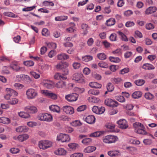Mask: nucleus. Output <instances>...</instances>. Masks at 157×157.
Returning <instances> with one entry per match:
<instances>
[{"mask_svg":"<svg viewBox=\"0 0 157 157\" xmlns=\"http://www.w3.org/2000/svg\"><path fill=\"white\" fill-rule=\"evenodd\" d=\"M106 126L108 128L111 130V132H114L113 129L115 128V126L114 124L112 123H109L106 125Z\"/></svg>","mask_w":157,"mask_h":157,"instance_id":"nucleus-47","label":"nucleus"},{"mask_svg":"<svg viewBox=\"0 0 157 157\" xmlns=\"http://www.w3.org/2000/svg\"><path fill=\"white\" fill-rule=\"evenodd\" d=\"M24 63L25 65L28 67H31L33 66L34 64L33 61L31 60L27 61L24 62Z\"/></svg>","mask_w":157,"mask_h":157,"instance_id":"nucleus-52","label":"nucleus"},{"mask_svg":"<svg viewBox=\"0 0 157 157\" xmlns=\"http://www.w3.org/2000/svg\"><path fill=\"white\" fill-rule=\"evenodd\" d=\"M29 138V136L26 134L20 135L17 136L13 137V139L15 140H18L21 142H23Z\"/></svg>","mask_w":157,"mask_h":157,"instance_id":"nucleus-14","label":"nucleus"},{"mask_svg":"<svg viewBox=\"0 0 157 157\" xmlns=\"http://www.w3.org/2000/svg\"><path fill=\"white\" fill-rule=\"evenodd\" d=\"M85 121L88 124H93L95 122V118L93 115H89L85 118Z\"/></svg>","mask_w":157,"mask_h":157,"instance_id":"nucleus-16","label":"nucleus"},{"mask_svg":"<svg viewBox=\"0 0 157 157\" xmlns=\"http://www.w3.org/2000/svg\"><path fill=\"white\" fill-rule=\"evenodd\" d=\"M119 35L121 36V39L125 41H128V40L126 36L121 31H119L117 32Z\"/></svg>","mask_w":157,"mask_h":157,"instance_id":"nucleus-37","label":"nucleus"},{"mask_svg":"<svg viewBox=\"0 0 157 157\" xmlns=\"http://www.w3.org/2000/svg\"><path fill=\"white\" fill-rule=\"evenodd\" d=\"M54 78L56 80H64L67 78L66 76H65L63 74L59 73H56L54 75Z\"/></svg>","mask_w":157,"mask_h":157,"instance_id":"nucleus-18","label":"nucleus"},{"mask_svg":"<svg viewBox=\"0 0 157 157\" xmlns=\"http://www.w3.org/2000/svg\"><path fill=\"white\" fill-rule=\"evenodd\" d=\"M145 82V81L143 79H138L134 81L136 84L138 86H141L144 84Z\"/></svg>","mask_w":157,"mask_h":157,"instance_id":"nucleus-43","label":"nucleus"},{"mask_svg":"<svg viewBox=\"0 0 157 157\" xmlns=\"http://www.w3.org/2000/svg\"><path fill=\"white\" fill-rule=\"evenodd\" d=\"M11 67L13 69L17 71H18L20 69L19 66L15 64H12L11 66Z\"/></svg>","mask_w":157,"mask_h":157,"instance_id":"nucleus-64","label":"nucleus"},{"mask_svg":"<svg viewBox=\"0 0 157 157\" xmlns=\"http://www.w3.org/2000/svg\"><path fill=\"white\" fill-rule=\"evenodd\" d=\"M105 104L106 105L112 107H117L119 105L118 103L110 98L106 99L105 101Z\"/></svg>","mask_w":157,"mask_h":157,"instance_id":"nucleus-9","label":"nucleus"},{"mask_svg":"<svg viewBox=\"0 0 157 157\" xmlns=\"http://www.w3.org/2000/svg\"><path fill=\"white\" fill-rule=\"evenodd\" d=\"M96 149V147L94 146H88L85 148L84 151L85 153H90L94 151Z\"/></svg>","mask_w":157,"mask_h":157,"instance_id":"nucleus-28","label":"nucleus"},{"mask_svg":"<svg viewBox=\"0 0 157 157\" xmlns=\"http://www.w3.org/2000/svg\"><path fill=\"white\" fill-rule=\"evenodd\" d=\"M26 94L28 99H32L35 98L37 96L38 93L36 90L29 88L26 90Z\"/></svg>","mask_w":157,"mask_h":157,"instance_id":"nucleus-3","label":"nucleus"},{"mask_svg":"<svg viewBox=\"0 0 157 157\" xmlns=\"http://www.w3.org/2000/svg\"><path fill=\"white\" fill-rule=\"evenodd\" d=\"M68 17L66 16H58L55 17V20L56 21H60L67 20Z\"/></svg>","mask_w":157,"mask_h":157,"instance_id":"nucleus-36","label":"nucleus"},{"mask_svg":"<svg viewBox=\"0 0 157 157\" xmlns=\"http://www.w3.org/2000/svg\"><path fill=\"white\" fill-rule=\"evenodd\" d=\"M24 110L28 113H35L37 112V109L36 106L29 105L24 108Z\"/></svg>","mask_w":157,"mask_h":157,"instance_id":"nucleus-12","label":"nucleus"},{"mask_svg":"<svg viewBox=\"0 0 157 157\" xmlns=\"http://www.w3.org/2000/svg\"><path fill=\"white\" fill-rule=\"evenodd\" d=\"M133 126L136 132L143 135L147 134V132L145 130L144 125L141 123L136 122L133 124Z\"/></svg>","mask_w":157,"mask_h":157,"instance_id":"nucleus-1","label":"nucleus"},{"mask_svg":"<svg viewBox=\"0 0 157 157\" xmlns=\"http://www.w3.org/2000/svg\"><path fill=\"white\" fill-rule=\"evenodd\" d=\"M134 23L132 21H128L125 24V26L127 27H130L133 26Z\"/></svg>","mask_w":157,"mask_h":157,"instance_id":"nucleus-61","label":"nucleus"},{"mask_svg":"<svg viewBox=\"0 0 157 157\" xmlns=\"http://www.w3.org/2000/svg\"><path fill=\"white\" fill-rule=\"evenodd\" d=\"M88 94H90L97 95L99 94V91L98 90L91 89L88 91Z\"/></svg>","mask_w":157,"mask_h":157,"instance_id":"nucleus-41","label":"nucleus"},{"mask_svg":"<svg viewBox=\"0 0 157 157\" xmlns=\"http://www.w3.org/2000/svg\"><path fill=\"white\" fill-rule=\"evenodd\" d=\"M93 57L90 55H86L82 57V60L85 62L89 61L93 59Z\"/></svg>","mask_w":157,"mask_h":157,"instance_id":"nucleus-38","label":"nucleus"},{"mask_svg":"<svg viewBox=\"0 0 157 157\" xmlns=\"http://www.w3.org/2000/svg\"><path fill=\"white\" fill-rule=\"evenodd\" d=\"M38 119L41 121L49 122L52 121V117L51 114L48 113H42L39 114Z\"/></svg>","mask_w":157,"mask_h":157,"instance_id":"nucleus-2","label":"nucleus"},{"mask_svg":"<svg viewBox=\"0 0 157 157\" xmlns=\"http://www.w3.org/2000/svg\"><path fill=\"white\" fill-rule=\"evenodd\" d=\"M98 65L100 67L104 68H106L108 67V65L106 63L103 61L99 63H98Z\"/></svg>","mask_w":157,"mask_h":157,"instance_id":"nucleus-50","label":"nucleus"},{"mask_svg":"<svg viewBox=\"0 0 157 157\" xmlns=\"http://www.w3.org/2000/svg\"><path fill=\"white\" fill-rule=\"evenodd\" d=\"M103 134L101 131H97L90 134V137H97L100 136Z\"/></svg>","mask_w":157,"mask_h":157,"instance_id":"nucleus-39","label":"nucleus"},{"mask_svg":"<svg viewBox=\"0 0 157 157\" xmlns=\"http://www.w3.org/2000/svg\"><path fill=\"white\" fill-rule=\"evenodd\" d=\"M68 147L73 150H75L79 147V145L78 144L75 143H71L68 144Z\"/></svg>","mask_w":157,"mask_h":157,"instance_id":"nucleus-35","label":"nucleus"},{"mask_svg":"<svg viewBox=\"0 0 157 157\" xmlns=\"http://www.w3.org/2000/svg\"><path fill=\"white\" fill-rule=\"evenodd\" d=\"M10 151L12 153L15 154L18 153L20 151V150L17 148L13 147L11 148L10 150Z\"/></svg>","mask_w":157,"mask_h":157,"instance_id":"nucleus-57","label":"nucleus"},{"mask_svg":"<svg viewBox=\"0 0 157 157\" xmlns=\"http://www.w3.org/2000/svg\"><path fill=\"white\" fill-rule=\"evenodd\" d=\"M71 125L73 127L80 126L82 125L80 121L78 120H75L73 121L70 123Z\"/></svg>","mask_w":157,"mask_h":157,"instance_id":"nucleus-40","label":"nucleus"},{"mask_svg":"<svg viewBox=\"0 0 157 157\" xmlns=\"http://www.w3.org/2000/svg\"><path fill=\"white\" fill-rule=\"evenodd\" d=\"M97 57L98 58L101 60H105L106 59V56L104 53H101L97 54Z\"/></svg>","mask_w":157,"mask_h":157,"instance_id":"nucleus-45","label":"nucleus"},{"mask_svg":"<svg viewBox=\"0 0 157 157\" xmlns=\"http://www.w3.org/2000/svg\"><path fill=\"white\" fill-rule=\"evenodd\" d=\"M106 88L108 91L109 92L112 91L114 89L113 85L111 82H109L107 84Z\"/></svg>","mask_w":157,"mask_h":157,"instance_id":"nucleus-44","label":"nucleus"},{"mask_svg":"<svg viewBox=\"0 0 157 157\" xmlns=\"http://www.w3.org/2000/svg\"><path fill=\"white\" fill-rule=\"evenodd\" d=\"M156 10L157 9L155 7H150L146 9L145 12L146 14H148L155 12Z\"/></svg>","mask_w":157,"mask_h":157,"instance_id":"nucleus-23","label":"nucleus"},{"mask_svg":"<svg viewBox=\"0 0 157 157\" xmlns=\"http://www.w3.org/2000/svg\"><path fill=\"white\" fill-rule=\"evenodd\" d=\"M18 114L20 117L23 118H28L30 117L29 113L24 112H20L18 113Z\"/></svg>","mask_w":157,"mask_h":157,"instance_id":"nucleus-32","label":"nucleus"},{"mask_svg":"<svg viewBox=\"0 0 157 157\" xmlns=\"http://www.w3.org/2000/svg\"><path fill=\"white\" fill-rule=\"evenodd\" d=\"M42 34L43 36H47L49 35V32L47 29L44 28L42 30Z\"/></svg>","mask_w":157,"mask_h":157,"instance_id":"nucleus-53","label":"nucleus"},{"mask_svg":"<svg viewBox=\"0 0 157 157\" xmlns=\"http://www.w3.org/2000/svg\"><path fill=\"white\" fill-rule=\"evenodd\" d=\"M36 7V6H32L28 7L26 8H25L22 9V11H30L35 9Z\"/></svg>","mask_w":157,"mask_h":157,"instance_id":"nucleus-55","label":"nucleus"},{"mask_svg":"<svg viewBox=\"0 0 157 157\" xmlns=\"http://www.w3.org/2000/svg\"><path fill=\"white\" fill-rule=\"evenodd\" d=\"M116 22V21L114 18H111L109 20L106 21V24L108 26H111L114 25Z\"/></svg>","mask_w":157,"mask_h":157,"instance_id":"nucleus-30","label":"nucleus"},{"mask_svg":"<svg viewBox=\"0 0 157 157\" xmlns=\"http://www.w3.org/2000/svg\"><path fill=\"white\" fill-rule=\"evenodd\" d=\"M6 90L7 93L10 94L11 96H17V93L15 91L10 88H6Z\"/></svg>","mask_w":157,"mask_h":157,"instance_id":"nucleus-29","label":"nucleus"},{"mask_svg":"<svg viewBox=\"0 0 157 157\" xmlns=\"http://www.w3.org/2000/svg\"><path fill=\"white\" fill-rule=\"evenodd\" d=\"M78 97V94L76 93H72L66 95L65 96V99L69 102L76 101Z\"/></svg>","mask_w":157,"mask_h":157,"instance_id":"nucleus-8","label":"nucleus"},{"mask_svg":"<svg viewBox=\"0 0 157 157\" xmlns=\"http://www.w3.org/2000/svg\"><path fill=\"white\" fill-rule=\"evenodd\" d=\"M57 140L62 142H68L70 140V138L67 134L61 133L57 136Z\"/></svg>","mask_w":157,"mask_h":157,"instance_id":"nucleus-7","label":"nucleus"},{"mask_svg":"<svg viewBox=\"0 0 157 157\" xmlns=\"http://www.w3.org/2000/svg\"><path fill=\"white\" fill-rule=\"evenodd\" d=\"M86 136L83 135H80L78 137L79 139H83L81 142L83 144L85 145H88L92 142V140L90 138H86Z\"/></svg>","mask_w":157,"mask_h":157,"instance_id":"nucleus-10","label":"nucleus"},{"mask_svg":"<svg viewBox=\"0 0 157 157\" xmlns=\"http://www.w3.org/2000/svg\"><path fill=\"white\" fill-rule=\"evenodd\" d=\"M49 109L53 112L59 113L60 111V108L59 106L56 105H52L49 106Z\"/></svg>","mask_w":157,"mask_h":157,"instance_id":"nucleus-27","label":"nucleus"},{"mask_svg":"<svg viewBox=\"0 0 157 157\" xmlns=\"http://www.w3.org/2000/svg\"><path fill=\"white\" fill-rule=\"evenodd\" d=\"M117 100L121 102H124L125 101V99L124 97L122 96H118L116 97Z\"/></svg>","mask_w":157,"mask_h":157,"instance_id":"nucleus-51","label":"nucleus"},{"mask_svg":"<svg viewBox=\"0 0 157 157\" xmlns=\"http://www.w3.org/2000/svg\"><path fill=\"white\" fill-rule=\"evenodd\" d=\"M40 93L44 96L48 97L51 92L48 90H42L41 91Z\"/></svg>","mask_w":157,"mask_h":157,"instance_id":"nucleus-56","label":"nucleus"},{"mask_svg":"<svg viewBox=\"0 0 157 157\" xmlns=\"http://www.w3.org/2000/svg\"><path fill=\"white\" fill-rule=\"evenodd\" d=\"M29 128L25 126H19L16 129V131L19 132H27Z\"/></svg>","mask_w":157,"mask_h":157,"instance_id":"nucleus-17","label":"nucleus"},{"mask_svg":"<svg viewBox=\"0 0 157 157\" xmlns=\"http://www.w3.org/2000/svg\"><path fill=\"white\" fill-rule=\"evenodd\" d=\"M129 71V69L128 68H125L122 69L120 72V74L122 75H124L125 73H128Z\"/></svg>","mask_w":157,"mask_h":157,"instance_id":"nucleus-63","label":"nucleus"},{"mask_svg":"<svg viewBox=\"0 0 157 157\" xmlns=\"http://www.w3.org/2000/svg\"><path fill=\"white\" fill-rule=\"evenodd\" d=\"M48 47L50 48L55 49L56 48V44L54 43H49L47 44Z\"/></svg>","mask_w":157,"mask_h":157,"instance_id":"nucleus-58","label":"nucleus"},{"mask_svg":"<svg viewBox=\"0 0 157 157\" xmlns=\"http://www.w3.org/2000/svg\"><path fill=\"white\" fill-rule=\"evenodd\" d=\"M117 122L120 128L122 129H125L128 127L127 123L125 119H122L120 120L117 121Z\"/></svg>","mask_w":157,"mask_h":157,"instance_id":"nucleus-13","label":"nucleus"},{"mask_svg":"<svg viewBox=\"0 0 157 157\" xmlns=\"http://www.w3.org/2000/svg\"><path fill=\"white\" fill-rule=\"evenodd\" d=\"M112 53L116 56H120L121 54V49L120 48H118L116 50L112 52Z\"/></svg>","mask_w":157,"mask_h":157,"instance_id":"nucleus-54","label":"nucleus"},{"mask_svg":"<svg viewBox=\"0 0 157 157\" xmlns=\"http://www.w3.org/2000/svg\"><path fill=\"white\" fill-rule=\"evenodd\" d=\"M63 111L67 114H72L74 112V108L69 106H66L63 108Z\"/></svg>","mask_w":157,"mask_h":157,"instance_id":"nucleus-15","label":"nucleus"},{"mask_svg":"<svg viewBox=\"0 0 157 157\" xmlns=\"http://www.w3.org/2000/svg\"><path fill=\"white\" fill-rule=\"evenodd\" d=\"M142 95V93L141 92L136 91L132 94V97L134 99H137L141 97Z\"/></svg>","mask_w":157,"mask_h":157,"instance_id":"nucleus-31","label":"nucleus"},{"mask_svg":"<svg viewBox=\"0 0 157 157\" xmlns=\"http://www.w3.org/2000/svg\"><path fill=\"white\" fill-rule=\"evenodd\" d=\"M108 155L111 157L118 156L120 155V152L117 151H110L108 152Z\"/></svg>","mask_w":157,"mask_h":157,"instance_id":"nucleus-25","label":"nucleus"},{"mask_svg":"<svg viewBox=\"0 0 157 157\" xmlns=\"http://www.w3.org/2000/svg\"><path fill=\"white\" fill-rule=\"evenodd\" d=\"M109 60L112 62L118 63L121 61V59L118 57H109Z\"/></svg>","mask_w":157,"mask_h":157,"instance_id":"nucleus-42","label":"nucleus"},{"mask_svg":"<svg viewBox=\"0 0 157 157\" xmlns=\"http://www.w3.org/2000/svg\"><path fill=\"white\" fill-rule=\"evenodd\" d=\"M30 74L35 78L37 79L40 78V75L39 74L37 73L36 72L32 71L30 72Z\"/></svg>","mask_w":157,"mask_h":157,"instance_id":"nucleus-49","label":"nucleus"},{"mask_svg":"<svg viewBox=\"0 0 157 157\" xmlns=\"http://www.w3.org/2000/svg\"><path fill=\"white\" fill-rule=\"evenodd\" d=\"M112 82L114 84H120L122 83V80L121 78H114L111 79Z\"/></svg>","mask_w":157,"mask_h":157,"instance_id":"nucleus-24","label":"nucleus"},{"mask_svg":"<svg viewBox=\"0 0 157 157\" xmlns=\"http://www.w3.org/2000/svg\"><path fill=\"white\" fill-rule=\"evenodd\" d=\"M72 79L79 83H82L85 82L83 75L81 73H75L73 75Z\"/></svg>","mask_w":157,"mask_h":157,"instance_id":"nucleus-6","label":"nucleus"},{"mask_svg":"<svg viewBox=\"0 0 157 157\" xmlns=\"http://www.w3.org/2000/svg\"><path fill=\"white\" fill-rule=\"evenodd\" d=\"M110 40L111 41H115L117 40V35L115 33H112L111 34L109 37Z\"/></svg>","mask_w":157,"mask_h":157,"instance_id":"nucleus-59","label":"nucleus"},{"mask_svg":"<svg viewBox=\"0 0 157 157\" xmlns=\"http://www.w3.org/2000/svg\"><path fill=\"white\" fill-rule=\"evenodd\" d=\"M118 139L117 136L113 135H107L102 138L104 142L107 144H110L116 142Z\"/></svg>","mask_w":157,"mask_h":157,"instance_id":"nucleus-4","label":"nucleus"},{"mask_svg":"<svg viewBox=\"0 0 157 157\" xmlns=\"http://www.w3.org/2000/svg\"><path fill=\"white\" fill-rule=\"evenodd\" d=\"M145 98L147 99L151 100L154 98V95L150 93H146L144 95Z\"/></svg>","mask_w":157,"mask_h":157,"instance_id":"nucleus-48","label":"nucleus"},{"mask_svg":"<svg viewBox=\"0 0 157 157\" xmlns=\"http://www.w3.org/2000/svg\"><path fill=\"white\" fill-rule=\"evenodd\" d=\"M57 57L58 59L62 60H64L69 58V56L64 53L58 54Z\"/></svg>","mask_w":157,"mask_h":157,"instance_id":"nucleus-22","label":"nucleus"},{"mask_svg":"<svg viewBox=\"0 0 157 157\" xmlns=\"http://www.w3.org/2000/svg\"><path fill=\"white\" fill-rule=\"evenodd\" d=\"M88 26L87 24L85 23H83L81 25V28L84 30L83 33V34L84 35H86L87 33V30L88 29Z\"/></svg>","mask_w":157,"mask_h":157,"instance_id":"nucleus-34","label":"nucleus"},{"mask_svg":"<svg viewBox=\"0 0 157 157\" xmlns=\"http://www.w3.org/2000/svg\"><path fill=\"white\" fill-rule=\"evenodd\" d=\"M39 147L40 149H45L52 146V142L48 140H42L39 142Z\"/></svg>","mask_w":157,"mask_h":157,"instance_id":"nucleus-5","label":"nucleus"},{"mask_svg":"<svg viewBox=\"0 0 157 157\" xmlns=\"http://www.w3.org/2000/svg\"><path fill=\"white\" fill-rule=\"evenodd\" d=\"M42 84L44 87L48 89L52 88L54 86L53 82L48 79L44 80L42 82Z\"/></svg>","mask_w":157,"mask_h":157,"instance_id":"nucleus-11","label":"nucleus"},{"mask_svg":"<svg viewBox=\"0 0 157 157\" xmlns=\"http://www.w3.org/2000/svg\"><path fill=\"white\" fill-rule=\"evenodd\" d=\"M135 37L141 38L142 37V35L141 33L138 31H136L135 33Z\"/></svg>","mask_w":157,"mask_h":157,"instance_id":"nucleus-60","label":"nucleus"},{"mask_svg":"<svg viewBox=\"0 0 157 157\" xmlns=\"http://www.w3.org/2000/svg\"><path fill=\"white\" fill-rule=\"evenodd\" d=\"M67 67L68 66L67 64L66 63H60L58 64L56 66L57 69H62L64 66Z\"/></svg>","mask_w":157,"mask_h":157,"instance_id":"nucleus-46","label":"nucleus"},{"mask_svg":"<svg viewBox=\"0 0 157 157\" xmlns=\"http://www.w3.org/2000/svg\"><path fill=\"white\" fill-rule=\"evenodd\" d=\"M0 122L8 124L10 123V120L9 118L5 117H0Z\"/></svg>","mask_w":157,"mask_h":157,"instance_id":"nucleus-33","label":"nucleus"},{"mask_svg":"<svg viewBox=\"0 0 157 157\" xmlns=\"http://www.w3.org/2000/svg\"><path fill=\"white\" fill-rule=\"evenodd\" d=\"M142 68L145 70H154L155 68V67L153 65L149 63L144 64L142 67Z\"/></svg>","mask_w":157,"mask_h":157,"instance_id":"nucleus-19","label":"nucleus"},{"mask_svg":"<svg viewBox=\"0 0 157 157\" xmlns=\"http://www.w3.org/2000/svg\"><path fill=\"white\" fill-rule=\"evenodd\" d=\"M24 81H26L28 83H29L32 82L33 81L32 79L28 75H26Z\"/></svg>","mask_w":157,"mask_h":157,"instance_id":"nucleus-62","label":"nucleus"},{"mask_svg":"<svg viewBox=\"0 0 157 157\" xmlns=\"http://www.w3.org/2000/svg\"><path fill=\"white\" fill-rule=\"evenodd\" d=\"M66 84L65 82L63 81H59L54 84V86L57 88H64L65 87Z\"/></svg>","mask_w":157,"mask_h":157,"instance_id":"nucleus-21","label":"nucleus"},{"mask_svg":"<svg viewBox=\"0 0 157 157\" xmlns=\"http://www.w3.org/2000/svg\"><path fill=\"white\" fill-rule=\"evenodd\" d=\"M66 151L63 148H59L54 151V153L57 155H64Z\"/></svg>","mask_w":157,"mask_h":157,"instance_id":"nucleus-20","label":"nucleus"},{"mask_svg":"<svg viewBox=\"0 0 157 157\" xmlns=\"http://www.w3.org/2000/svg\"><path fill=\"white\" fill-rule=\"evenodd\" d=\"M89 85L91 87L95 88H100L102 86L101 84L96 82H90Z\"/></svg>","mask_w":157,"mask_h":157,"instance_id":"nucleus-26","label":"nucleus"}]
</instances>
